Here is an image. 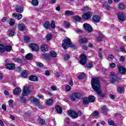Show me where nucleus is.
<instances>
[{"label":"nucleus","instance_id":"nucleus-1","mask_svg":"<svg viewBox=\"0 0 126 126\" xmlns=\"http://www.w3.org/2000/svg\"><path fill=\"white\" fill-rule=\"evenodd\" d=\"M91 84L93 88L96 91V93L100 95L101 94V86H100V81L97 78L92 79Z\"/></svg>","mask_w":126,"mask_h":126},{"label":"nucleus","instance_id":"nucleus-2","mask_svg":"<svg viewBox=\"0 0 126 126\" xmlns=\"http://www.w3.org/2000/svg\"><path fill=\"white\" fill-rule=\"evenodd\" d=\"M62 47L64 50H66L68 48H75V45L72 44L69 38L65 37L62 42Z\"/></svg>","mask_w":126,"mask_h":126},{"label":"nucleus","instance_id":"nucleus-3","mask_svg":"<svg viewBox=\"0 0 126 126\" xmlns=\"http://www.w3.org/2000/svg\"><path fill=\"white\" fill-rule=\"evenodd\" d=\"M81 98V94L79 93H73L70 96L71 101L72 102H74L76 101V99L79 100Z\"/></svg>","mask_w":126,"mask_h":126},{"label":"nucleus","instance_id":"nucleus-4","mask_svg":"<svg viewBox=\"0 0 126 126\" xmlns=\"http://www.w3.org/2000/svg\"><path fill=\"white\" fill-rule=\"evenodd\" d=\"M32 90L30 87H24L23 91V96H27L30 94V92H32Z\"/></svg>","mask_w":126,"mask_h":126},{"label":"nucleus","instance_id":"nucleus-5","mask_svg":"<svg viewBox=\"0 0 126 126\" xmlns=\"http://www.w3.org/2000/svg\"><path fill=\"white\" fill-rule=\"evenodd\" d=\"M111 78L110 79V81L112 82V83H117L118 81H119V78H118V76H117L115 72H111L110 73Z\"/></svg>","mask_w":126,"mask_h":126},{"label":"nucleus","instance_id":"nucleus-6","mask_svg":"<svg viewBox=\"0 0 126 126\" xmlns=\"http://www.w3.org/2000/svg\"><path fill=\"white\" fill-rule=\"evenodd\" d=\"M68 116L72 118L73 119H77L78 118V115L77 113L73 110H69L67 112Z\"/></svg>","mask_w":126,"mask_h":126},{"label":"nucleus","instance_id":"nucleus-7","mask_svg":"<svg viewBox=\"0 0 126 126\" xmlns=\"http://www.w3.org/2000/svg\"><path fill=\"white\" fill-rule=\"evenodd\" d=\"M29 47L32 49V51H34V52H38L40 48L39 46H37V44L35 43H31L29 44Z\"/></svg>","mask_w":126,"mask_h":126},{"label":"nucleus","instance_id":"nucleus-8","mask_svg":"<svg viewBox=\"0 0 126 126\" xmlns=\"http://www.w3.org/2000/svg\"><path fill=\"white\" fill-rule=\"evenodd\" d=\"M118 17L120 21H125L126 20V14L121 12L118 13Z\"/></svg>","mask_w":126,"mask_h":126},{"label":"nucleus","instance_id":"nucleus-9","mask_svg":"<svg viewBox=\"0 0 126 126\" xmlns=\"http://www.w3.org/2000/svg\"><path fill=\"white\" fill-rule=\"evenodd\" d=\"M80 58H81V60L80 61V63L81 64L84 65V64L86 63V60H87L86 56L83 54L81 55Z\"/></svg>","mask_w":126,"mask_h":126},{"label":"nucleus","instance_id":"nucleus-10","mask_svg":"<svg viewBox=\"0 0 126 126\" xmlns=\"http://www.w3.org/2000/svg\"><path fill=\"white\" fill-rule=\"evenodd\" d=\"M30 100L31 103L34 104V105H39V103H40V101H39V100H38V99L33 96L31 97Z\"/></svg>","mask_w":126,"mask_h":126},{"label":"nucleus","instance_id":"nucleus-11","mask_svg":"<svg viewBox=\"0 0 126 126\" xmlns=\"http://www.w3.org/2000/svg\"><path fill=\"white\" fill-rule=\"evenodd\" d=\"M84 29H85V30L89 33L92 31V27H91V25L88 24H84Z\"/></svg>","mask_w":126,"mask_h":126},{"label":"nucleus","instance_id":"nucleus-12","mask_svg":"<svg viewBox=\"0 0 126 126\" xmlns=\"http://www.w3.org/2000/svg\"><path fill=\"white\" fill-rule=\"evenodd\" d=\"M5 65L7 69H9L10 70H12L15 69V64L14 63H7Z\"/></svg>","mask_w":126,"mask_h":126},{"label":"nucleus","instance_id":"nucleus-13","mask_svg":"<svg viewBox=\"0 0 126 126\" xmlns=\"http://www.w3.org/2000/svg\"><path fill=\"white\" fill-rule=\"evenodd\" d=\"M18 30L19 31H21L22 32H23L24 30L26 29V26L24 24H19L18 25Z\"/></svg>","mask_w":126,"mask_h":126},{"label":"nucleus","instance_id":"nucleus-14","mask_svg":"<svg viewBox=\"0 0 126 126\" xmlns=\"http://www.w3.org/2000/svg\"><path fill=\"white\" fill-rule=\"evenodd\" d=\"M118 70L120 73H122V74H125L126 73V68L122 66V65H119L118 66Z\"/></svg>","mask_w":126,"mask_h":126},{"label":"nucleus","instance_id":"nucleus-15","mask_svg":"<svg viewBox=\"0 0 126 126\" xmlns=\"http://www.w3.org/2000/svg\"><path fill=\"white\" fill-rule=\"evenodd\" d=\"M91 13L90 12H88L86 14H84L82 16L83 19H89L91 17Z\"/></svg>","mask_w":126,"mask_h":126},{"label":"nucleus","instance_id":"nucleus-16","mask_svg":"<svg viewBox=\"0 0 126 126\" xmlns=\"http://www.w3.org/2000/svg\"><path fill=\"white\" fill-rule=\"evenodd\" d=\"M21 89L20 88H16L13 91V93L14 95H18V94H20V93H21Z\"/></svg>","mask_w":126,"mask_h":126},{"label":"nucleus","instance_id":"nucleus-17","mask_svg":"<svg viewBox=\"0 0 126 126\" xmlns=\"http://www.w3.org/2000/svg\"><path fill=\"white\" fill-rule=\"evenodd\" d=\"M16 11L19 13H22L24 11V8L22 6H17L16 7Z\"/></svg>","mask_w":126,"mask_h":126},{"label":"nucleus","instance_id":"nucleus-18","mask_svg":"<svg viewBox=\"0 0 126 126\" xmlns=\"http://www.w3.org/2000/svg\"><path fill=\"white\" fill-rule=\"evenodd\" d=\"M13 17H15V18H16V19H18V20H20V19H21V18H22V14H13L12 15Z\"/></svg>","mask_w":126,"mask_h":126},{"label":"nucleus","instance_id":"nucleus-19","mask_svg":"<svg viewBox=\"0 0 126 126\" xmlns=\"http://www.w3.org/2000/svg\"><path fill=\"white\" fill-rule=\"evenodd\" d=\"M29 79L31 81L37 82L38 80V77L34 75H31L29 77Z\"/></svg>","mask_w":126,"mask_h":126},{"label":"nucleus","instance_id":"nucleus-20","mask_svg":"<svg viewBox=\"0 0 126 126\" xmlns=\"http://www.w3.org/2000/svg\"><path fill=\"white\" fill-rule=\"evenodd\" d=\"M92 19L94 22H99V21H100V16L98 15H95L93 17Z\"/></svg>","mask_w":126,"mask_h":126},{"label":"nucleus","instance_id":"nucleus-21","mask_svg":"<svg viewBox=\"0 0 126 126\" xmlns=\"http://www.w3.org/2000/svg\"><path fill=\"white\" fill-rule=\"evenodd\" d=\"M41 50L42 52H47L48 51V45L47 44H43L41 45Z\"/></svg>","mask_w":126,"mask_h":126},{"label":"nucleus","instance_id":"nucleus-22","mask_svg":"<svg viewBox=\"0 0 126 126\" xmlns=\"http://www.w3.org/2000/svg\"><path fill=\"white\" fill-rule=\"evenodd\" d=\"M31 3L32 5H33V6H37L39 4V1H38V0H32Z\"/></svg>","mask_w":126,"mask_h":126},{"label":"nucleus","instance_id":"nucleus-23","mask_svg":"<svg viewBox=\"0 0 126 126\" xmlns=\"http://www.w3.org/2000/svg\"><path fill=\"white\" fill-rule=\"evenodd\" d=\"M53 102L54 100L52 98H50L46 100V104L47 105V106H52V105H53Z\"/></svg>","mask_w":126,"mask_h":126},{"label":"nucleus","instance_id":"nucleus-24","mask_svg":"<svg viewBox=\"0 0 126 126\" xmlns=\"http://www.w3.org/2000/svg\"><path fill=\"white\" fill-rule=\"evenodd\" d=\"M65 15H67V16L73 15V12L70 10H66L65 11Z\"/></svg>","mask_w":126,"mask_h":126},{"label":"nucleus","instance_id":"nucleus-25","mask_svg":"<svg viewBox=\"0 0 126 126\" xmlns=\"http://www.w3.org/2000/svg\"><path fill=\"white\" fill-rule=\"evenodd\" d=\"M56 109L57 110V112L59 113V114H62L63 113V109H62V107L60 106H57L56 107Z\"/></svg>","mask_w":126,"mask_h":126},{"label":"nucleus","instance_id":"nucleus-26","mask_svg":"<svg viewBox=\"0 0 126 126\" xmlns=\"http://www.w3.org/2000/svg\"><path fill=\"white\" fill-rule=\"evenodd\" d=\"M95 96L94 95H90L89 97V100L90 102L93 103V102H95Z\"/></svg>","mask_w":126,"mask_h":126},{"label":"nucleus","instance_id":"nucleus-27","mask_svg":"<svg viewBox=\"0 0 126 126\" xmlns=\"http://www.w3.org/2000/svg\"><path fill=\"white\" fill-rule=\"evenodd\" d=\"M13 62L15 63H22V59L21 58H14L13 59Z\"/></svg>","mask_w":126,"mask_h":126},{"label":"nucleus","instance_id":"nucleus-28","mask_svg":"<svg viewBox=\"0 0 126 126\" xmlns=\"http://www.w3.org/2000/svg\"><path fill=\"white\" fill-rule=\"evenodd\" d=\"M86 42H87V38H82L79 40L80 44H83V43H86Z\"/></svg>","mask_w":126,"mask_h":126},{"label":"nucleus","instance_id":"nucleus-29","mask_svg":"<svg viewBox=\"0 0 126 126\" xmlns=\"http://www.w3.org/2000/svg\"><path fill=\"white\" fill-rule=\"evenodd\" d=\"M15 34V32L13 31V30H10L9 32V37H13Z\"/></svg>","mask_w":126,"mask_h":126},{"label":"nucleus","instance_id":"nucleus-30","mask_svg":"<svg viewBox=\"0 0 126 126\" xmlns=\"http://www.w3.org/2000/svg\"><path fill=\"white\" fill-rule=\"evenodd\" d=\"M32 58H33V55L31 53H29L26 56L27 60H32Z\"/></svg>","mask_w":126,"mask_h":126},{"label":"nucleus","instance_id":"nucleus-31","mask_svg":"<svg viewBox=\"0 0 126 126\" xmlns=\"http://www.w3.org/2000/svg\"><path fill=\"white\" fill-rule=\"evenodd\" d=\"M101 109L104 114H106V113L108 112V108H107V107L105 105L102 106L101 108Z\"/></svg>","mask_w":126,"mask_h":126},{"label":"nucleus","instance_id":"nucleus-32","mask_svg":"<svg viewBox=\"0 0 126 126\" xmlns=\"http://www.w3.org/2000/svg\"><path fill=\"white\" fill-rule=\"evenodd\" d=\"M117 91L119 93H120V94H122V93H123L124 92V87H118L117 88Z\"/></svg>","mask_w":126,"mask_h":126},{"label":"nucleus","instance_id":"nucleus-33","mask_svg":"<svg viewBox=\"0 0 126 126\" xmlns=\"http://www.w3.org/2000/svg\"><path fill=\"white\" fill-rule=\"evenodd\" d=\"M89 102H90V101H89V99L88 97L84 98L83 103L85 105H86L87 104H88L89 103Z\"/></svg>","mask_w":126,"mask_h":126},{"label":"nucleus","instance_id":"nucleus-34","mask_svg":"<svg viewBox=\"0 0 126 126\" xmlns=\"http://www.w3.org/2000/svg\"><path fill=\"white\" fill-rule=\"evenodd\" d=\"M52 38H53V35L51 33H48L46 35V39L47 41H49L50 40H52Z\"/></svg>","mask_w":126,"mask_h":126},{"label":"nucleus","instance_id":"nucleus-35","mask_svg":"<svg viewBox=\"0 0 126 126\" xmlns=\"http://www.w3.org/2000/svg\"><path fill=\"white\" fill-rule=\"evenodd\" d=\"M9 24H10V26H13L14 24H15V20L13 19H10V22L9 23Z\"/></svg>","mask_w":126,"mask_h":126},{"label":"nucleus","instance_id":"nucleus-36","mask_svg":"<svg viewBox=\"0 0 126 126\" xmlns=\"http://www.w3.org/2000/svg\"><path fill=\"white\" fill-rule=\"evenodd\" d=\"M44 26L46 29H49V28H50V23L48 21H46L45 23Z\"/></svg>","mask_w":126,"mask_h":126},{"label":"nucleus","instance_id":"nucleus-37","mask_svg":"<svg viewBox=\"0 0 126 126\" xmlns=\"http://www.w3.org/2000/svg\"><path fill=\"white\" fill-rule=\"evenodd\" d=\"M4 51H5V49H4V46L2 44H0V52L4 53Z\"/></svg>","mask_w":126,"mask_h":126},{"label":"nucleus","instance_id":"nucleus-38","mask_svg":"<svg viewBox=\"0 0 126 126\" xmlns=\"http://www.w3.org/2000/svg\"><path fill=\"white\" fill-rule=\"evenodd\" d=\"M50 57H52V58H56L57 57V53L54 52V51H51L50 52Z\"/></svg>","mask_w":126,"mask_h":126},{"label":"nucleus","instance_id":"nucleus-39","mask_svg":"<svg viewBox=\"0 0 126 126\" xmlns=\"http://www.w3.org/2000/svg\"><path fill=\"white\" fill-rule=\"evenodd\" d=\"M85 78V74H84V73L80 74L78 76V79H83V78Z\"/></svg>","mask_w":126,"mask_h":126},{"label":"nucleus","instance_id":"nucleus-40","mask_svg":"<svg viewBox=\"0 0 126 126\" xmlns=\"http://www.w3.org/2000/svg\"><path fill=\"white\" fill-rule=\"evenodd\" d=\"M118 7L119 8H120V9H125L126 6H125V5H124L123 3H121L118 4Z\"/></svg>","mask_w":126,"mask_h":126},{"label":"nucleus","instance_id":"nucleus-41","mask_svg":"<svg viewBox=\"0 0 126 126\" xmlns=\"http://www.w3.org/2000/svg\"><path fill=\"white\" fill-rule=\"evenodd\" d=\"M104 35H103V34H99V36L96 38V40L97 41H101L102 39H103V38H104Z\"/></svg>","mask_w":126,"mask_h":126},{"label":"nucleus","instance_id":"nucleus-42","mask_svg":"<svg viewBox=\"0 0 126 126\" xmlns=\"http://www.w3.org/2000/svg\"><path fill=\"white\" fill-rule=\"evenodd\" d=\"M69 59H70V55L68 54H65L64 56V61H68Z\"/></svg>","mask_w":126,"mask_h":126},{"label":"nucleus","instance_id":"nucleus-43","mask_svg":"<svg viewBox=\"0 0 126 126\" xmlns=\"http://www.w3.org/2000/svg\"><path fill=\"white\" fill-rule=\"evenodd\" d=\"M5 49L7 52H10L12 49V47L10 46H6Z\"/></svg>","mask_w":126,"mask_h":126},{"label":"nucleus","instance_id":"nucleus-44","mask_svg":"<svg viewBox=\"0 0 126 126\" xmlns=\"http://www.w3.org/2000/svg\"><path fill=\"white\" fill-rule=\"evenodd\" d=\"M42 58H43V59H50V58H51V56L48 54H44L43 55Z\"/></svg>","mask_w":126,"mask_h":126},{"label":"nucleus","instance_id":"nucleus-45","mask_svg":"<svg viewBox=\"0 0 126 126\" xmlns=\"http://www.w3.org/2000/svg\"><path fill=\"white\" fill-rule=\"evenodd\" d=\"M22 76L24 78H25V77H27V72H26V70H24L22 72Z\"/></svg>","mask_w":126,"mask_h":126},{"label":"nucleus","instance_id":"nucleus-46","mask_svg":"<svg viewBox=\"0 0 126 126\" xmlns=\"http://www.w3.org/2000/svg\"><path fill=\"white\" fill-rule=\"evenodd\" d=\"M20 101L22 102V103H26V99H25V98H24L23 96L20 97Z\"/></svg>","mask_w":126,"mask_h":126},{"label":"nucleus","instance_id":"nucleus-47","mask_svg":"<svg viewBox=\"0 0 126 126\" xmlns=\"http://www.w3.org/2000/svg\"><path fill=\"white\" fill-rule=\"evenodd\" d=\"M38 122L41 124V125H44L45 123H46V121H45L44 119L39 118L38 119Z\"/></svg>","mask_w":126,"mask_h":126},{"label":"nucleus","instance_id":"nucleus-48","mask_svg":"<svg viewBox=\"0 0 126 126\" xmlns=\"http://www.w3.org/2000/svg\"><path fill=\"white\" fill-rule=\"evenodd\" d=\"M8 104H9V107H10L11 108H12L13 107V106L12 105V104H13V100L12 99L9 100L8 101Z\"/></svg>","mask_w":126,"mask_h":126},{"label":"nucleus","instance_id":"nucleus-49","mask_svg":"<svg viewBox=\"0 0 126 126\" xmlns=\"http://www.w3.org/2000/svg\"><path fill=\"white\" fill-rule=\"evenodd\" d=\"M73 18H74V20H75L76 21H80V20L81 19L80 18V17H79L78 16H74Z\"/></svg>","mask_w":126,"mask_h":126},{"label":"nucleus","instance_id":"nucleus-50","mask_svg":"<svg viewBox=\"0 0 126 126\" xmlns=\"http://www.w3.org/2000/svg\"><path fill=\"white\" fill-rule=\"evenodd\" d=\"M24 40L26 43H28V42H30V38L28 36H25L24 37Z\"/></svg>","mask_w":126,"mask_h":126},{"label":"nucleus","instance_id":"nucleus-51","mask_svg":"<svg viewBox=\"0 0 126 126\" xmlns=\"http://www.w3.org/2000/svg\"><path fill=\"white\" fill-rule=\"evenodd\" d=\"M64 24L65 26V27H69V26H70V24L67 21H64Z\"/></svg>","mask_w":126,"mask_h":126},{"label":"nucleus","instance_id":"nucleus-52","mask_svg":"<svg viewBox=\"0 0 126 126\" xmlns=\"http://www.w3.org/2000/svg\"><path fill=\"white\" fill-rule=\"evenodd\" d=\"M65 90L66 91L69 92L71 90V87H70V85H66Z\"/></svg>","mask_w":126,"mask_h":126},{"label":"nucleus","instance_id":"nucleus-53","mask_svg":"<svg viewBox=\"0 0 126 126\" xmlns=\"http://www.w3.org/2000/svg\"><path fill=\"white\" fill-rule=\"evenodd\" d=\"M108 124L109 126H114L115 122L113 120L108 121Z\"/></svg>","mask_w":126,"mask_h":126},{"label":"nucleus","instance_id":"nucleus-54","mask_svg":"<svg viewBox=\"0 0 126 126\" xmlns=\"http://www.w3.org/2000/svg\"><path fill=\"white\" fill-rule=\"evenodd\" d=\"M51 28L53 29H54V28H56V24H55V22L52 21L51 24Z\"/></svg>","mask_w":126,"mask_h":126},{"label":"nucleus","instance_id":"nucleus-55","mask_svg":"<svg viewBox=\"0 0 126 126\" xmlns=\"http://www.w3.org/2000/svg\"><path fill=\"white\" fill-rule=\"evenodd\" d=\"M87 66L89 68H91V67L93 66V63H92V62H90L87 64Z\"/></svg>","mask_w":126,"mask_h":126},{"label":"nucleus","instance_id":"nucleus-56","mask_svg":"<svg viewBox=\"0 0 126 126\" xmlns=\"http://www.w3.org/2000/svg\"><path fill=\"white\" fill-rule=\"evenodd\" d=\"M36 65H37V66H39V67H43V63L40 62H37Z\"/></svg>","mask_w":126,"mask_h":126},{"label":"nucleus","instance_id":"nucleus-57","mask_svg":"<svg viewBox=\"0 0 126 126\" xmlns=\"http://www.w3.org/2000/svg\"><path fill=\"white\" fill-rule=\"evenodd\" d=\"M102 49L100 48L98 50V54L99 58H101L102 57Z\"/></svg>","mask_w":126,"mask_h":126},{"label":"nucleus","instance_id":"nucleus-58","mask_svg":"<svg viewBox=\"0 0 126 126\" xmlns=\"http://www.w3.org/2000/svg\"><path fill=\"white\" fill-rule=\"evenodd\" d=\"M110 66L111 68H114V67H116V64L115 63H111L110 64Z\"/></svg>","mask_w":126,"mask_h":126},{"label":"nucleus","instance_id":"nucleus-59","mask_svg":"<svg viewBox=\"0 0 126 126\" xmlns=\"http://www.w3.org/2000/svg\"><path fill=\"white\" fill-rule=\"evenodd\" d=\"M51 88L53 91H57V87H56V86H52L51 87Z\"/></svg>","mask_w":126,"mask_h":126},{"label":"nucleus","instance_id":"nucleus-60","mask_svg":"<svg viewBox=\"0 0 126 126\" xmlns=\"http://www.w3.org/2000/svg\"><path fill=\"white\" fill-rule=\"evenodd\" d=\"M92 115L93 116H97L99 115V113L98 112V111H94V113H93L92 114Z\"/></svg>","mask_w":126,"mask_h":126},{"label":"nucleus","instance_id":"nucleus-61","mask_svg":"<svg viewBox=\"0 0 126 126\" xmlns=\"http://www.w3.org/2000/svg\"><path fill=\"white\" fill-rule=\"evenodd\" d=\"M38 106V108L40 109H44V105L40 104V103H39L38 105H36Z\"/></svg>","mask_w":126,"mask_h":126},{"label":"nucleus","instance_id":"nucleus-62","mask_svg":"<svg viewBox=\"0 0 126 126\" xmlns=\"http://www.w3.org/2000/svg\"><path fill=\"white\" fill-rule=\"evenodd\" d=\"M1 108L3 111H6V106L4 104H2L1 106Z\"/></svg>","mask_w":126,"mask_h":126},{"label":"nucleus","instance_id":"nucleus-63","mask_svg":"<svg viewBox=\"0 0 126 126\" xmlns=\"http://www.w3.org/2000/svg\"><path fill=\"white\" fill-rule=\"evenodd\" d=\"M69 85H70V86H73V81L72 79H70V81L69 82Z\"/></svg>","mask_w":126,"mask_h":126},{"label":"nucleus","instance_id":"nucleus-64","mask_svg":"<svg viewBox=\"0 0 126 126\" xmlns=\"http://www.w3.org/2000/svg\"><path fill=\"white\" fill-rule=\"evenodd\" d=\"M105 8L107 9V10H111V9H112V7L107 5L105 6Z\"/></svg>","mask_w":126,"mask_h":126}]
</instances>
